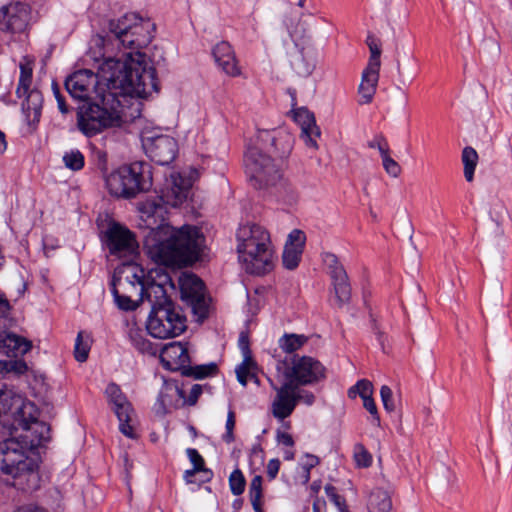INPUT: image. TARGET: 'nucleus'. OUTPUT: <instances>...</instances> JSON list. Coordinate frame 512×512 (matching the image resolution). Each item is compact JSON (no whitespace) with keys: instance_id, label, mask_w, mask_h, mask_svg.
Listing matches in <instances>:
<instances>
[{"instance_id":"1","label":"nucleus","mask_w":512,"mask_h":512,"mask_svg":"<svg viewBox=\"0 0 512 512\" xmlns=\"http://www.w3.org/2000/svg\"><path fill=\"white\" fill-rule=\"evenodd\" d=\"M69 95L83 103L77 109V127L86 137L121 125L124 107L129 98H147L159 91L156 70L144 54L121 61L106 58L95 74L78 70L65 80Z\"/></svg>"},{"instance_id":"2","label":"nucleus","mask_w":512,"mask_h":512,"mask_svg":"<svg viewBox=\"0 0 512 512\" xmlns=\"http://www.w3.org/2000/svg\"><path fill=\"white\" fill-rule=\"evenodd\" d=\"M32 409L31 403H23L17 408L21 415L20 426L25 431L18 437H12L0 442V469L13 478L12 485L17 489L26 491L38 487V461L36 450L46 440L43 431L49 428L37 421L36 417H25V410Z\"/></svg>"},{"instance_id":"3","label":"nucleus","mask_w":512,"mask_h":512,"mask_svg":"<svg viewBox=\"0 0 512 512\" xmlns=\"http://www.w3.org/2000/svg\"><path fill=\"white\" fill-rule=\"evenodd\" d=\"M204 237L195 226L185 225L167 239L147 244L151 259L166 268L184 267L199 259Z\"/></svg>"},{"instance_id":"4","label":"nucleus","mask_w":512,"mask_h":512,"mask_svg":"<svg viewBox=\"0 0 512 512\" xmlns=\"http://www.w3.org/2000/svg\"><path fill=\"white\" fill-rule=\"evenodd\" d=\"M237 251L246 272L263 275L273 268V248L269 232L261 225L247 223L236 233Z\"/></svg>"},{"instance_id":"5","label":"nucleus","mask_w":512,"mask_h":512,"mask_svg":"<svg viewBox=\"0 0 512 512\" xmlns=\"http://www.w3.org/2000/svg\"><path fill=\"white\" fill-rule=\"evenodd\" d=\"M244 162L246 172L256 189L268 190L286 202L296 199L295 188L282 177L272 156L263 153L256 147H251L245 154Z\"/></svg>"},{"instance_id":"6","label":"nucleus","mask_w":512,"mask_h":512,"mask_svg":"<svg viewBox=\"0 0 512 512\" xmlns=\"http://www.w3.org/2000/svg\"><path fill=\"white\" fill-rule=\"evenodd\" d=\"M109 193L118 198L131 199L152 186L150 167L144 162L123 165L106 178Z\"/></svg>"},{"instance_id":"7","label":"nucleus","mask_w":512,"mask_h":512,"mask_svg":"<svg viewBox=\"0 0 512 512\" xmlns=\"http://www.w3.org/2000/svg\"><path fill=\"white\" fill-rule=\"evenodd\" d=\"M108 30L122 47L139 50L152 41L155 25L136 13H127L118 19H111Z\"/></svg>"},{"instance_id":"8","label":"nucleus","mask_w":512,"mask_h":512,"mask_svg":"<svg viewBox=\"0 0 512 512\" xmlns=\"http://www.w3.org/2000/svg\"><path fill=\"white\" fill-rule=\"evenodd\" d=\"M186 317L182 309L174 304L151 310L147 319L148 333L159 339L173 338L182 334L186 328Z\"/></svg>"},{"instance_id":"9","label":"nucleus","mask_w":512,"mask_h":512,"mask_svg":"<svg viewBox=\"0 0 512 512\" xmlns=\"http://www.w3.org/2000/svg\"><path fill=\"white\" fill-rule=\"evenodd\" d=\"M325 372L322 363L310 356L293 355L290 362H284L285 379L297 387L320 382L325 379Z\"/></svg>"},{"instance_id":"10","label":"nucleus","mask_w":512,"mask_h":512,"mask_svg":"<svg viewBox=\"0 0 512 512\" xmlns=\"http://www.w3.org/2000/svg\"><path fill=\"white\" fill-rule=\"evenodd\" d=\"M191 181L180 173L171 174V183L159 198L148 199L144 204V211L148 216L159 215L163 211V203L172 207H178L189 196Z\"/></svg>"},{"instance_id":"11","label":"nucleus","mask_w":512,"mask_h":512,"mask_svg":"<svg viewBox=\"0 0 512 512\" xmlns=\"http://www.w3.org/2000/svg\"><path fill=\"white\" fill-rule=\"evenodd\" d=\"M294 47L288 52L292 69L301 77L309 76L316 66V51L310 35H299L298 28L289 32Z\"/></svg>"},{"instance_id":"12","label":"nucleus","mask_w":512,"mask_h":512,"mask_svg":"<svg viewBox=\"0 0 512 512\" xmlns=\"http://www.w3.org/2000/svg\"><path fill=\"white\" fill-rule=\"evenodd\" d=\"M103 242L111 255L121 257L133 256L137 253L138 243L125 226L113 222L104 233Z\"/></svg>"},{"instance_id":"13","label":"nucleus","mask_w":512,"mask_h":512,"mask_svg":"<svg viewBox=\"0 0 512 512\" xmlns=\"http://www.w3.org/2000/svg\"><path fill=\"white\" fill-rule=\"evenodd\" d=\"M105 393L109 403L113 405L112 409L119 420V429L121 433L131 439H134L136 435L133 431V427L130 425L133 408L126 395L115 383L108 384Z\"/></svg>"},{"instance_id":"14","label":"nucleus","mask_w":512,"mask_h":512,"mask_svg":"<svg viewBox=\"0 0 512 512\" xmlns=\"http://www.w3.org/2000/svg\"><path fill=\"white\" fill-rule=\"evenodd\" d=\"M159 282H152L148 286L144 285L143 277L137 273L132 274V278L135 279L137 284L140 285L141 301L146 298L151 304V310L158 309L159 307H167L168 304H174V302L167 295L165 286L169 285L171 288H175V284L171 276L167 273L163 275L158 274Z\"/></svg>"},{"instance_id":"15","label":"nucleus","mask_w":512,"mask_h":512,"mask_svg":"<svg viewBox=\"0 0 512 512\" xmlns=\"http://www.w3.org/2000/svg\"><path fill=\"white\" fill-rule=\"evenodd\" d=\"M31 18V8L23 3H11L0 8V29L11 33L24 32Z\"/></svg>"},{"instance_id":"16","label":"nucleus","mask_w":512,"mask_h":512,"mask_svg":"<svg viewBox=\"0 0 512 512\" xmlns=\"http://www.w3.org/2000/svg\"><path fill=\"white\" fill-rule=\"evenodd\" d=\"M144 148L152 161L163 166L170 164L178 152L176 140L168 135H159L148 139Z\"/></svg>"},{"instance_id":"17","label":"nucleus","mask_w":512,"mask_h":512,"mask_svg":"<svg viewBox=\"0 0 512 512\" xmlns=\"http://www.w3.org/2000/svg\"><path fill=\"white\" fill-rule=\"evenodd\" d=\"M273 388L276 391V397L272 403L273 416L284 420L293 413L297 405L295 396L297 386L286 380L280 387L273 386Z\"/></svg>"},{"instance_id":"18","label":"nucleus","mask_w":512,"mask_h":512,"mask_svg":"<svg viewBox=\"0 0 512 512\" xmlns=\"http://www.w3.org/2000/svg\"><path fill=\"white\" fill-rule=\"evenodd\" d=\"M258 139L265 143L269 142L270 152L277 158L284 159L292 151L294 138L285 128L275 130H261L258 133Z\"/></svg>"},{"instance_id":"19","label":"nucleus","mask_w":512,"mask_h":512,"mask_svg":"<svg viewBox=\"0 0 512 512\" xmlns=\"http://www.w3.org/2000/svg\"><path fill=\"white\" fill-rule=\"evenodd\" d=\"M306 235L300 229L292 230L287 237L282 254L283 266L288 270L298 267L304 251Z\"/></svg>"},{"instance_id":"20","label":"nucleus","mask_w":512,"mask_h":512,"mask_svg":"<svg viewBox=\"0 0 512 512\" xmlns=\"http://www.w3.org/2000/svg\"><path fill=\"white\" fill-rule=\"evenodd\" d=\"M160 359L165 367L171 371L182 370L190 363L188 348L181 342H171L163 347Z\"/></svg>"},{"instance_id":"21","label":"nucleus","mask_w":512,"mask_h":512,"mask_svg":"<svg viewBox=\"0 0 512 512\" xmlns=\"http://www.w3.org/2000/svg\"><path fill=\"white\" fill-rule=\"evenodd\" d=\"M31 348L32 343L24 337L12 332H0V354L17 358L29 352Z\"/></svg>"},{"instance_id":"22","label":"nucleus","mask_w":512,"mask_h":512,"mask_svg":"<svg viewBox=\"0 0 512 512\" xmlns=\"http://www.w3.org/2000/svg\"><path fill=\"white\" fill-rule=\"evenodd\" d=\"M296 120L301 125V138L305 144L313 149H317V138L320 137L321 131L316 124L315 116L306 108H300L296 112Z\"/></svg>"},{"instance_id":"23","label":"nucleus","mask_w":512,"mask_h":512,"mask_svg":"<svg viewBox=\"0 0 512 512\" xmlns=\"http://www.w3.org/2000/svg\"><path fill=\"white\" fill-rule=\"evenodd\" d=\"M212 55L218 67L227 75L235 77L240 74L235 53L228 42L221 41L216 44L212 50Z\"/></svg>"},{"instance_id":"24","label":"nucleus","mask_w":512,"mask_h":512,"mask_svg":"<svg viewBox=\"0 0 512 512\" xmlns=\"http://www.w3.org/2000/svg\"><path fill=\"white\" fill-rule=\"evenodd\" d=\"M378 69L365 68L362 73L361 83L359 85V103L369 104L372 102L377 89L379 80Z\"/></svg>"},{"instance_id":"25","label":"nucleus","mask_w":512,"mask_h":512,"mask_svg":"<svg viewBox=\"0 0 512 512\" xmlns=\"http://www.w3.org/2000/svg\"><path fill=\"white\" fill-rule=\"evenodd\" d=\"M181 299L186 302L204 292L203 281L192 273H182L178 278Z\"/></svg>"},{"instance_id":"26","label":"nucleus","mask_w":512,"mask_h":512,"mask_svg":"<svg viewBox=\"0 0 512 512\" xmlns=\"http://www.w3.org/2000/svg\"><path fill=\"white\" fill-rule=\"evenodd\" d=\"M331 279L338 306L348 304L351 299V285L347 272L339 271L338 275Z\"/></svg>"},{"instance_id":"27","label":"nucleus","mask_w":512,"mask_h":512,"mask_svg":"<svg viewBox=\"0 0 512 512\" xmlns=\"http://www.w3.org/2000/svg\"><path fill=\"white\" fill-rule=\"evenodd\" d=\"M369 512H389L392 508L390 494L382 488H375L368 499Z\"/></svg>"},{"instance_id":"28","label":"nucleus","mask_w":512,"mask_h":512,"mask_svg":"<svg viewBox=\"0 0 512 512\" xmlns=\"http://www.w3.org/2000/svg\"><path fill=\"white\" fill-rule=\"evenodd\" d=\"M43 97L37 89L30 90L25 101L22 103V109L30 116L33 114V120L39 121L41 116Z\"/></svg>"},{"instance_id":"29","label":"nucleus","mask_w":512,"mask_h":512,"mask_svg":"<svg viewBox=\"0 0 512 512\" xmlns=\"http://www.w3.org/2000/svg\"><path fill=\"white\" fill-rule=\"evenodd\" d=\"M308 341V337L303 334L285 333L278 340V345L283 352L292 354L304 346Z\"/></svg>"},{"instance_id":"30","label":"nucleus","mask_w":512,"mask_h":512,"mask_svg":"<svg viewBox=\"0 0 512 512\" xmlns=\"http://www.w3.org/2000/svg\"><path fill=\"white\" fill-rule=\"evenodd\" d=\"M218 372L217 364L214 362L189 366V364L182 370V375L185 377H193L195 379H204L206 377L214 376Z\"/></svg>"},{"instance_id":"31","label":"nucleus","mask_w":512,"mask_h":512,"mask_svg":"<svg viewBox=\"0 0 512 512\" xmlns=\"http://www.w3.org/2000/svg\"><path fill=\"white\" fill-rule=\"evenodd\" d=\"M128 336L131 344L139 352L148 354L155 353L152 343L148 339H146L145 333L141 329L134 327L130 328Z\"/></svg>"},{"instance_id":"32","label":"nucleus","mask_w":512,"mask_h":512,"mask_svg":"<svg viewBox=\"0 0 512 512\" xmlns=\"http://www.w3.org/2000/svg\"><path fill=\"white\" fill-rule=\"evenodd\" d=\"M262 476L255 475L249 485V498L255 512H264L262 509Z\"/></svg>"},{"instance_id":"33","label":"nucleus","mask_w":512,"mask_h":512,"mask_svg":"<svg viewBox=\"0 0 512 512\" xmlns=\"http://www.w3.org/2000/svg\"><path fill=\"white\" fill-rule=\"evenodd\" d=\"M462 162L464 165V176L468 182L474 177V171L478 162V154L472 147H465L462 151Z\"/></svg>"},{"instance_id":"34","label":"nucleus","mask_w":512,"mask_h":512,"mask_svg":"<svg viewBox=\"0 0 512 512\" xmlns=\"http://www.w3.org/2000/svg\"><path fill=\"white\" fill-rule=\"evenodd\" d=\"M366 44L369 47L370 57L366 68L378 69L381 66V43L380 40L373 34H369L366 39Z\"/></svg>"},{"instance_id":"35","label":"nucleus","mask_w":512,"mask_h":512,"mask_svg":"<svg viewBox=\"0 0 512 512\" xmlns=\"http://www.w3.org/2000/svg\"><path fill=\"white\" fill-rule=\"evenodd\" d=\"M191 307L192 313L197 317V320L202 322L208 317L209 314V301L205 297V293L196 296L185 302Z\"/></svg>"},{"instance_id":"36","label":"nucleus","mask_w":512,"mask_h":512,"mask_svg":"<svg viewBox=\"0 0 512 512\" xmlns=\"http://www.w3.org/2000/svg\"><path fill=\"white\" fill-rule=\"evenodd\" d=\"M186 454L193 465V468L196 470H201L203 474V478L200 482L205 483L209 482L213 477V472L210 469L205 468V462L203 457L199 454V452L195 448H188L186 450Z\"/></svg>"},{"instance_id":"37","label":"nucleus","mask_w":512,"mask_h":512,"mask_svg":"<svg viewBox=\"0 0 512 512\" xmlns=\"http://www.w3.org/2000/svg\"><path fill=\"white\" fill-rule=\"evenodd\" d=\"M62 160L65 167L72 171H79L85 165L84 155L78 149H71L66 151L62 157Z\"/></svg>"},{"instance_id":"38","label":"nucleus","mask_w":512,"mask_h":512,"mask_svg":"<svg viewBox=\"0 0 512 512\" xmlns=\"http://www.w3.org/2000/svg\"><path fill=\"white\" fill-rule=\"evenodd\" d=\"M28 370V366L23 359L13 358L9 360H0V374L14 373L22 375Z\"/></svg>"},{"instance_id":"39","label":"nucleus","mask_w":512,"mask_h":512,"mask_svg":"<svg viewBox=\"0 0 512 512\" xmlns=\"http://www.w3.org/2000/svg\"><path fill=\"white\" fill-rule=\"evenodd\" d=\"M117 281H120V279H117L116 277H113L111 282V292L114 297V300L119 307V309L124 311H133L138 307V303L131 300L129 296L121 295L119 291L116 288Z\"/></svg>"},{"instance_id":"40","label":"nucleus","mask_w":512,"mask_h":512,"mask_svg":"<svg viewBox=\"0 0 512 512\" xmlns=\"http://www.w3.org/2000/svg\"><path fill=\"white\" fill-rule=\"evenodd\" d=\"M33 66H34V59L30 58L29 56H24L22 58V60L20 61V63H19L20 86H22V87L31 86L32 76H33Z\"/></svg>"},{"instance_id":"41","label":"nucleus","mask_w":512,"mask_h":512,"mask_svg":"<svg viewBox=\"0 0 512 512\" xmlns=\"http://www.w3.org/2000/svg\"><path fill=\"white\" fill-rule=\"evenodd\" d=\"M246 486V479L240 469H235L229 476V487L235 496L241 495Z\"/></svg>"},{"instance_id":"42","label":"nucleus","mask_w":512,"mask_h":512,"mask_svg":"<svg viewBox=\"0 0 512 512\" xmlns=\"http://www.w3.org/2000/svg\"><path fill=\"white\" fill-rule=\"evenodd\" d=\"M90 351V344L89 341L83 340V332H79L77 334L76 340H75V347H74V356L75 359L82 363L85 362L88 359Z\"/></svg>"},{"instance_id":"43","label":"nucleus","mask_w":512,"mask_h":512,"mask_svg":"<svg viewBox=\"0 0 512 512\" xmlns=\"http://www.w3.org/2000/svg\"><path fill=\"white\" fill-rule=\"evenodd\" d=\"M349 397H355L357 394L363 399L364 397L372 396L373 385L369 380H359L353 387L348 391Z\"/></svg>"},{"instance_id":"44","label":"nucleus","mask_w":512,"mask_h":512,"mask_svg":"<svg viewBox=\"0 0 512 512\" xmlns=\"http://www.w3.org/2000/svg\"><path fill=\"white\" fill-rule=\"evenodd\" d=\"M325 492L339 512H349L345 498L337 493V489L333 485L327 484L325 486Z\"/></svg>"},{"instance_id":"45","label":"nucleus","mask_w":512,"mask_h":512,"mask_svg":"<svg viewBox=\"0 0 512 512\" xmlns=\"http://www.w3.org/2000/svg\"><path fill=\"white\" fill-rule=\"evenodd\" d=\"M323 261L326 264L327 268L329 269V274L331 278L335 277L336 273L338 274L339 271L346 272L343 265L339 262L337 256L333 253H325Z\"/></svg>"},{"instance_id":"46","label":"nucleus","mask_w":512,"mask_h":512,"mask_svg":"<svg viewBox=\"0 0 512 512\" xmlns=\"http://www.w3.org/2000/svg\"><path fill=\"white\" fill-rule=\"evenodd\" d=\"M305 461L302 464L303 474H302V482L303 484H307L310 480V471L315 466H317L320 463L319 457L306 453L305 454Z\"/></svg>"},{"instance_id":"47","label":"nucleus","mask_w":512,"mask_h":512,"mask_svg":"<svg viewBox=\"0 0 512 512\" xmlns=\"http://www.w3.org/2000/svg\"><path fill=\"white\" fill-rule=\"evenodd\" d=\"M354 458L359 467L367 468L372 464V456L362 444L355 446Z\"/></svg>"},{"instance_id":"48","label":"nucleus","mask_w":512,"mask_h":512,"mask_svg":"<svg viewBox=\"0 0 512 512\" xmlns=\"http://www.w3.org/2000/svg\"><path fill=\"white\" fill-rule=\"evenodd\" d=\"M381 158L382 165L386 173L391 177H398L401 173V167L393 158L390 157L389 152L383 155Z\"/></svg>"},{"instance_id":"49","label":"nucleus","mask_w":512,"mask_h":512,"mask_svg":"<svg viewBox=\"0 0 512 512\" xmlns=\"http://www.w3.org/2000/svg\"><path fill=\"white\" fill-rule=\"evenodd\" d=\"M367 145L371 149H378L381 157L390 152L388 142L382 134L376 135Z\"/></svg>"},{"instance_id":"50","label":"nucleus","mask_w":512,"mask_h":512,"mask_svg":"<svg viewBox=\"0 0 512 512\" xmlns=\"http://www.w3.org/2000/svg\"><path fill=\"white\" fill-rule=\"evenodd\" d=\"M235 413L233 410H229L226 420V433L222 436V439L226 443H232L235 440L233 430L235 428Z\"/></svg>"},{"instance_id":"51","label":"nucleus","mask_w":512,"mask_h":512,"mask_svg":"<svg viewBox=\"0 0 512 512\" xmlns=\"http://www.w3.org/2000/svg\"><path fill=\"white\" fill-rule=\"evenodd\" d=\"M380 396L383 403L384 408L388 412H392L395 409V405L393 402V393L390 387L387 385H383L380 389Z\"/></svg>"},{"instance_id":"52","label":"nucleus","mask_w":512,"mask_h":512,"mask_svg":"<svg viewBox=\"0 0 512 512\" xmlns=\"http://www.w3.org/2000/svg\"><path fill=\"white\" fill-rule=\"evenodd\" d=\"M363 406L364 408L372 415L373 421L379 425L380 424V417L378 414L376 403L372 396L364 397L363 399Z\"/></svg>"},{"instance_id":"53","label":"nucleus","mask_w":512,"mask_h":512,"mask_svg":"<svg viewBox=\"0 0 512 512\" xmlns=\"http://www.w3.org/2000/svg\"><path fill=\"white\" fill-rule=\"evenodd\" d=\"M295 396H296V402H303L307 406H311L315 402V395L304 389H299L297 387V390H295Z\"/></svg>"},{"instance_id":"54","label":"nucleus","mask_w":512,"mask_h":512,"mask_svg":"<svg viewBox=\"0 0 512 512\" xmlns=\"http://www.w3.org/2000/svg\"><path fill=\"white\" fill-rule=\"evenodd\" d=\"M201 394H202V386L199 385V384H194L191 387L189 396H188V398L186 400L187 404L190 405V406L195 405L197 403L198 398L200 397Z\"/></svg>"},{"instance_id":"55","label":"nucleus","mask_w":512,"mask_h":512,"mask_svg":"<svg viewBox=\"0 0 512 512\" xmlns=\"http://www.w3.org/2000/svg\"><path fill=\"white\" fill-rule=\"evenodd\" d=\"M280 469V461L279 459H271L267 464V476L269 479L276 478Z\"/></svg>"},{"instance_id":"56","label":"nucleus","mask_w":512,"mask_h":512,"mask_svg":"<svg viewBox=\"0 0 512 512\" xmlns=\"http://www.w3.org/2000/svg\"><path fill=\"white\" fill-rule=\"evenodd\" d=\"M238 346L241 350L242 354H248L251 352L250 346H249V336L247 333L242 332L238 339Z\"/></svg>"},{"instance_id":"57","label":"nucleus","mask_w":512,"mask_h":512,"mask_svg":"<svg viewBox=\"0 0 512 512\" xmlns=\"http://www.w3.org/2000/svg\"><path fill=\"white\" fill-rule=\"evenodd\" d=\"M4 259L3 256L0 254V267L3 265ZM10 310V304L8 300L0 294V316L5 317Z\"/></svg>"},{"instance_id":"58","label":"nucleus","mask_w":512,"mask_h":512,"mask_svg":"<svg viewBox=\"0 0 512 512\" xmlns=\"http://www.w3.org/2000/svg\"><path fill=\"white\" fill-rule=\"evenodd\" d=\"M235 372L238 382L243 386H246L249 376V370H247L246 367L237 366Z\"/></svg>"},{"instance_id":"59","label":"nucleus","mask_w":512,"mask_h":512,"mask_svg":"<svg viewBox=\"0 0 512 512\" xmlns=\"http://www.w3.org/2000/svg\"><path fill=\"white\" fill-rule=\"evenodd\" d=\"M277 441L288 447H293L295 443L293 437L286 432H278Z\"/></svg>"},{"instance_id":"60","label":"nucleus","mask_w":512,"mask_h":512,"mask_svg":"<svg viewBox=\"0 0 512 512\" xmlns=\"http://www.w3.org/2000/svg\"><path fill=\"white\" fill-rule=\"evenodd\" d=\"M13 512H46L43 508L34 504H25L18 506Z\"/></svg>"},{"instance_id":"61","label":"nucleus","mask_w":512,"mask_h":512,"mask_svg":"<svg viewBox=\"0 0 512 512\" xmlns=\"http://www.w3.org/2000/svg\"><path fill=\"white\" fill-rule=\"evenodd\" d=\"M312 509L313 512H326V501L316 496Z\"/></svg>"},{"instance_id":"62","label":"nucleus","mask_w":512,"mask_h":512,"mask_svg":"<svg viewBox=\"0 0 512 512\" xmlns=\"http://www.w3.org/2000/svg\"><path fill=\"white\" fill-rule=\"evenodd\" d=\"M243 361L239 365L240 367H246L247 370H250L253 366H255V361L252 359L251 352L248 354H242Z\"/></svg>"},{"instance_id":"63","label":"nucleus","mask_w":512,"mask_h":512,"mask_svg":"<svg viewBox=\"0 0 512 512\" xmlns=\"http://www.w3.org/2000/svg\"><path fill=\"white\" fill-rule=\"evenodd\" d=\"M201 472V470H196V468H192L189 470H186L184 473V479L187 483H194L195 480L193 479L196 473Z\"/></svg>"},{"instance_id":"64","label":"nucleus","mask_w":512,"mask_h":512,"mask_svg":"<svg viewBox=\"0 0 512 512\" xmlns=\"http://www.w3.org/2000/svg\"><path fill=\"white\" fill-rule=\"evenodd\" d=\"M57 103H58V109L60 110V112L62 114H67L69 112V108L65 102V98L64 96H59L57 99Z\"/></svg>"}]
</instances>
